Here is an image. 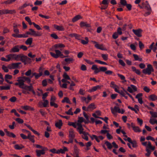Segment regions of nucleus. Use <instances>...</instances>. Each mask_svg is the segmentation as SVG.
I'll return each instance as SVG.
<instances>
[{
    "instance_id": "64",
    "label": "nucleus",
    "mask_w": 157,
    "mask_h": 157,
    "mask_svg": "<svg viewBox=\"0 0 157 157\" xmlns=\"http://www.w3.org/2000/svg\"><path fill=\"white\" fill-rule=\"evenodd\" d=\"M101 56L105 60H106L108 59V56L105 54H102L101 55Z\"/></svg>"
},
{
    "instance_id": "49",
    "label": "nucleus",
    "mask_w": 157,
    "mask_h": 157,
    "mask_svg": "<svg viewBox=\"0 0 157 157\" xmlns=\"http://www.w3.org/2000/svg\"><path fill=\"white\" fill-rule=\"evenodd\" d=\"M15 120L20 124H22L24 122L23 120L20 118H17Z\"/></svg>"
},
{
    "instance_id": "52",
    "label": "nucleus",
    "mask_w": 157,
    "mask_h": 157,
    "mask_svg": "<svg viewBox=\"0 0 157 157\" xmlns=\"http://www.w3.org/2000/svg\"><path fill=\"white\" fill-rule=\"evenodd\" d=\"M95 62H97L99 63L102 64H105L107 65V64L105 62L102 61L100 60L96 59L95 60Z\"/></svg>"
},
{
    "instance_id": "63",
    "label": "nucleus",
    "mask_w": 157,
    "mask_h": 157,
    "mask_svg": "<svg viewBox=\"0 0 157 157\" xmlns=\"http://www.w3.org/2000/svg\"><path fill=\"white\" fill-rule=\"evenodd\" d=\"M47 82L46 79L42 81V85L44 86H45L47 85Z\"/></svg>"
},
{
    "instance_id": "33",
    "label": "nucleus",
    "mask_w": 157,
    "mask_h": 157,
    "mask_svg": "<svg viewBox=\"0 0 157 157\" xmlns=\"http://www.w3.org/2000/svg\"><path fill=\"white\" fill-rule=\"evenodd\" d=\"M81 18V16L80 15H78L75 16L74 17L72 21L73 22H74L78 19H80V18Z\"/></svg>"
},
{
    "instance_id": "44",
    "label": "nucleus",
    "mask_w": 157,
    "mask_h": 157,
    "mask_svg": "<svg viewBox=\"0 0 157 157\" xmlns=\"http://www.w3.org/2000/svg\"><path fill=\"white\" fill-rule=\"evenodd\" d=\"M50 105L51 106H54L56 108H57L58 106L57 104L55 103L54 102H53V101L50 102Z\"/></svg>"
},
{
    "instance_id": "27",
    "label": "nucleus",
    "mask_w": 157,
    "mask_h": 157,
    "mask_svg": "<svg viewBox=\"0 0 157 157\" xmlns=\"http://www.w3.org/2000/svg\"><path fill=\"white\" fill-rule=\"evenodd\" d=\"M54 47L56 48H64L65 47V46L62 44L59 43L55 44L54 45Z\"/></svg>"
},
{
    "instance_id": "7",
    "label": "nucleus",
    "mask_w": 157,
    "mask_h": 157,
    "mask_svg": "<svg viewBox=\"0 0 157 157\" xmlns=\"http://www.w3.org/2000/svg\"><path fill=\"white\" fill-rule=\"evenodd\" d=\"M20 46L19 45H17L13 48H12L10 50V52H17L19 51Z\"/></svg>"
},
{
    "instance_id": "1",
    "label": "nucleus",
    "mask_w": 157,
    "mask_h": 157,
    "mask_svg": "<svg viewBox=\"0 0 157 157\" xmlns=\"http://www.w3.org/2000/svg\"><path fill=\"white\" fill-rule=\"evenodd\" d=\"M56 54L52 52H50V54L53 57L57 59L59 57L61 58H63L66 57V56H64L62 52L59 50L56 49L55 50Z\"/></svg>"
},
{
    "instance_id": "40",
    "label": "nucleus",
    "mask_w": 157,
    "mask_h": 157,
    "mask_svg": "<svg viewBox=\"0 0 157 157\" xmlns=\"http://www.w3.org/2000/svg\"><path fill=\"white\" fill-rule=\"evenodd\" d=\"M10 89V86H2L1 89H0L1 90H9Z\"/></svg>"
},
{
    "instance_id": "36",
    "label": "nucleus",
    "mask_w": 157,
    "mask_h": 157,
    "mask_svg": "<svg viewBox=\"0 0 157 157\" xmlns=\"http://www.w3.org/2000/svg\"><path fill=\"white\" fill-rule=\"evenodd\" d=\"M28 37V35L25 34H18V38H26Z\"/></svg>"
},
{
    "instance_id": "31",
    "label": "nucleus",
    "mask_w": 157,
    "mask_h": 157,
    "mask_svg": "<svg viewBox=\"0 0 157 157\" xmlns=\"http://www.w3.org/2000/svg\"><path fill=\"white\" fill-rule=\"evenodd\" d=\"M13 55H14L12 54H10L9 55H6L5 56V57L7 58L6 60L7 62L10 61L11 59V58H12L13 56Z\"/></svg>"
},
{
    "instance_id": "12",
    "label": "nucleus",
    "mask_w": 157,
    "mask_h": 157,
    "mask_svg": "<svg viewBox=\"0 0 157 157\" xmlns=\"http://www.w3.org/2000/svg\"><path fill=\"white\" fill-rule=\"evenodd\" d=\"M24 125L27 127L29 129L32 131L34 134L37 135L38 136H39L40 135V134L37 131L33 129L29 125L26 124H24Z\"/></svg>"
},
{
    "instance_id": "20",
    "label": "nucleus",
    "mask_w": 157,
    "mask_h": 157,
    "mask_svg": "<svg viewBox=\"0 0 157 157\" xmlns=\"http://www.w3.org/2000/svg\"><path fill=\"white\" fill-rule=\"evenodd\" d=\"M5 14H7L8 13L10 14H13L14 13H16V11L14 10H9L7 9H5Z\"/></svg>"
},
{
    "instance_id": "34",
    "label": "nucleus",
    "mask_w": 157,
    "mask_h": 157,
    "mask_svg": "<svg viewBox=\"0 0 157 157\" xmlns=\"http://www.w3.org/2000/svg\"><path fill=\"white\" fill-rule=\"evenodd\" d=\"M96 107H95V105L94 103H91L90 104L88 107V109L91 110H93L95 109Z\"/></svg>"
},
{
    "instance_id": "61",
    "label": "nucleus",
    "mask_w": 157,
    "mask_h": 157,
    "mask_svg": "<svg viewBox=\"0 0 157 157\" xmlns=\"http://www.w3.org/2000/svg\"><path fill=\"white\" fill-rule=\"evenodd\" d=\"M20 136L23 139L25 140L27 139L28 136H27L23 133L21 134Z\"/></svg>"
},
{
    "instance_id": "43",
    "label": "nucleus",
    "mask_w": 157,
    "mask_h": 157,
    "mask_svg": "<svg viewBox=\"0 0 157 157\" xmlns=\"http://www.w3.org/2000/svg\"><path fill=\"white\" fill-rule=\"evenodd\" d=\"M34 75L35 78L36 79H38L42 76V75L40 74L37 73L36 72L34 73Z\"/></svg>"
},
{
    "instance_id": "3",
    "label": "nucleus",
    "mask_w": 157,
    "mask_h": 157,
    "mask_svg": "<svg viewBox=\"0 0 157 157\" xmlns=\"http://www.w3.org/2000/svg\"><path fill=\"white\" fill-rule=\"evenodd\" d=\"M48 150V149L46 147H44L43 149L41 150H36V155L38 157H40L41 155H44L45 153V151Z\"/></svg>"
},
{
    "instance_id": "48",
    "label": "nucleus",
    "mask_w": 157,
    "mask_h": 157,
    "mask_svg": "<svg viewBox=\"0 0 157 157\" xmlns=\"http://www.w3.org/2000/svg\"><path fill=\"white\" fill-rule=\"evenodd\" d=\"M20 48L22 49L24 51H26L27 49V47L25 45H21L20 46Z\"/></svg>"
},
{
    "instance_id": "59",
    "label": "nucleus",
    "mask_w": 157,
    "mask_h": 157,
    "mask_svg": "<svg viewBox=\"0 0 157 157\" xmlns=\"http://www.w3.org/2000/svg\"><path fill=\"white\" fill-rule=\"evenodd\" d=\"M29 30L31 32V35L34 36L36 31L32 29H29Z\"/></svg>"
},
{
    "instance_id": "24",
    "label": "nucleus",
    "mask_w": 157,
    "mask_h": 157,
    "mask_svg": "<svg viewBox=\"0 0 157 157\" xmlns=\"http://www.w3.org/2000/svg\"><path fill=\"white\" fill-rule=\"evenodd\" d=\"M26 57L27 56H24L22 54H21V55L20 60L22 62L24 63L25 64H26Z\"/></svg>"
},
{
    "instance_id": "13",
    "label": "nucleus",
    "mask_w": 157,
    "mask_h": 157,
    "mask_svg": "<svg viewBox=\"0 0 157 157\" xmlns=\"http://www.w3.org/2000/svg\"><path fill=\"white\" fill-rule=\"evenodd\" d=\"M22 78V77H19L18 78V79L17 80V81L19 82L20 84V88H21L25 84L24 83L25 81H24L23 79H20Z\"/></svg>"
},
{
    "instance_id": "41",
    "label": "nucleus",
    "mask_w": 157,
    "mask_h": 157,
    "mask_svg": "<svg viewBox=\"0 0 157 157\" xmlns=\"http://www.w3.org/2000/svg\"><path fill=\"white\" fill-rule=\"evenodd\" d=\"M150 113L151 114L152 117H151L152 118L154 117L156 118L157 117V113L156 112H154L152 111H150Z\"/></svg>"
},
{
    "instance_id": "14",
    "label": "nucleus",
    "mask_w": 157,
    "mask_h": 157,
    "mask_svg": "<svg viewBox=\"0 0 157 157\" xmlns=\"http://www.w3.org/2000/svg\"><path fill=\"white\" fill-rule=\"evenodd\" d=\"M21 108L25 110H34V108L29 106L26 105L21 106Z\"/></svg>"
},
{
    "instance_id": "8",
    "label": "nucleus",
    "mask_w": 157,
    "mask_h": 157,
    "mask_svg": "<svg viewBox=\"0 0 157 157\" xmlns=\"http://www.w3.org/2000/svg\"><path fill=\"white\" fill-rule=\"evenodd\" d=\"M132 31L134 34L138 37H140L142 36L141 33L142 30L140 29H139L137 30L133 29Z\"/></svg>"
},
{
    "instance_id": "2",
    "label": "nucleus",
    "mask_w": 157,
    "mask_h": 157,
    "mask_svg": "<svg viewBox=\"0 0 157 157\" xmlns=\"http://www.w3.org/2000/svg\"><path fill=\"white\" fill-rule=\"evenodd\" d=\"M143 73L145 74L150 75L152 72L154 71V69L151 64H149L147 65V67L142 71Z\"/></svg>"
},
{
    "instance_id": "51",
    "label": "nucleus",
    "mask_w": 157,
    "mask_h": 157,
    "mask_svg": "<svg viewBox=\"0 0 157 157\" xmlns=\"http://www.w3.org/2000/svg\"><path fill=\"white\" fill-rule=\"evenodd\" d=\"M39 16L41 17L44 18L46 19H48L50 18V17L48 16H45L41 14H39Z\"/></svg>"
},
{
    "instance_id": "26",
    "label": "nucleus",
    "mask_w": 157,
    "mask_h": 157,
    "mask_svg": "<svg viewBox=\"0 0 157 157\" xmlns=\"http://www.w3.org/2000/svg\"><path fill=\"white\" fill-rule=\"evenodd\" d=\"M12 78V76L11 75L6 74L5 75V81L6 82H9L8 79H11Z\"/></svg>"
},
{
    "instance_id": "58",
    "label": "nucleus",
    "mask_w": 157,
    "mask_h": 157,
    "mask_svg": "<svg viewBox=\"0 0 157 157\" xmlns=\"http://www.w3.org/2000/svg\"><path fill=\"white\" fill-rule=\"evenodd\" d=\"M42 2L41 1H36L34 3V4L35 5H40L42 4Z\"/></svg>"
},
{
    "instance_id": "35",
    "label": "nucleus",
    "mask_w": 157,
    "mask_h": 157,
    "mask_svg": "<svg viewBox=\"0 0 157 157\" xmlns=\"http://www.w3.org/2000/svg\"><path fill=\"white\" fill-rule=\"evenodd\" d=\"M105 144H106L108 148L109 149H111L113 147L111 144L108 141H106L105 142Z\"/></svg>"
},
{
    "instance_id": "37",
    "label": "nucleus",
    "mask_w": 157,
    "mask_h": 157,
    "mask_svg": "<svg viewBox=\"0 0 157 157\" xmlns=\"http://www.w3.org/2000/svg\"><path fill=\"white\" fill-rule=\"evenodd\" d=\"M133 130L135 132H140L141 130L139 128L138 126H132Z\"/></svg>"
},
{
    "instance_id": "38",
    "label": "nucleus",
    "mask_w": 157,
    "mask_h": 157,
    "mask_svg": "<svg viewBox=\"0 0 157 157\" xmlns=\"http://www.w3.org/2000/svg\"><path fill=\"white\" fill-rule=\"evenodd\" d=\"M118 108V107H117L116 106H115L113 109L112 108H111V109L112 113L114 114L117 113V108Z\"/></svg>"
},
{
    "instance_id": "54",
    "label": "nucleus",
    "mask_w": 157,
    "mask_h": 157,
    "mask_svg": "<svg viewBox=\"0 0 157 157\" xmlns=\"http://www.w3.org/2000/svg\"><path fill=\"white\" fill-rule=\"evenodd\" d=\"M31 70H29L25 73V75L27 76H29L31 75Z\"/></svg>"
},
{
    "instance_id": "28",
    "label": "nucleus",
    "mask_w": 157,
    "mask_h": 157,
    "mask_svg": "<svg viewBox=\"0 0 157 157\" xmlns=\"http://www.w3.org/2000/svg\"><path fill=\"white\" fill-rule=\"evenodd\" d=\"M22 78L23 79L24 81H26L27 83L28 84H30L31 82V79L29 77H26L25 76H23L22 77Z\"/></svg>"
},
{
    "instance_id": "19",
    "label": "nucleus",
    "mask_w": 157,
    "mask_h": 157,
    "mask_svg": "<svg viewBox=\"0 0 157 157\" xmlns=\"http://www.w3.org/2000/svg\"><path fill=\"white\" fill-rule=\"evenodd\" d=\"M54 28L58 30L63 31L64 30L63 27L62 26H59L56 25H54Z\"/></svg>"
},
{
    "instance_id": "10",
    "label": "nucleus",
    "mask_w": 157,
    "mask_h": 157,
    "mask_svg": "<svg viewBox=\"0 0 157 157\" xmlns=\"http://www.w3.org/2000/svg\"><path fill=\"white\" fill-rule=\"evenodd\" d=\"M33 87L31 84H30V86H27L25 84L21 88L27 91H30L32 90Z\"/></svg>"
},
{
    "instance_id": "25",
    "label": "nucleus",
    "mask_w": 157,
    "mask_h": 157,
    "mask_svg": "<svg viewBox=\"0 0 157 157\" xmlns=\"http://www.w3.org/2000/svg\"><path fill=\"white\" fill-rule=\"evenodd\" d=\"M149 98L152 101H155L157 100V96L154 94H152L150 95Z\"/></svg>"
},
{
    "instance_id": "42",
    "label": "nucleus",
    "mask_w": 157,
    "mask_h": 157,
    "mask_svg": "<svg viewBox=\"0 0 157 157\" xmlns=\"http://www.w3.org/2000/svg\"><path fill=\"white\" fill-rule=\"evenodd\" d=\"M2 68L5 72H7L9 71L8 68L4 65L2 66Z\"/></svg>"
},
{
    "instance_id": "45",
    "label": "nucleus",
    "mask_w": 157,
    "mask_h": 157,
    "mask_svg": "<svg viewBox=\"0 0 157 157\" xmlns=\"http://www.w3.org/2000/svg\"><path fill=\"white\" fill-rule=\"evenodd\" d=\"M42 33L41 32H36L34 35L35 36H42Z\"/></svg>"
},
{
    "instance_id": "39",
    "label": "nucleus",
    "mask_w": 157,
    "mask_h": 157,
    "mask_svg": "<svg viewBox=\"0 0 157 157\" xmlns=\"http://www.w3.org/2000/svg\"><path fill=\"white\" fill-rule=\"evenodd\" d=\"M149 122L152 124H154L155 123L157 124V120H154V119H152V117H151V119L150 120Z\"/></svg>"
},
{
    "instance_id": "57",
    "label": "nucleus",
    "mask_w": 157,
    "mask_h": 157,
    "mask_svg": "<svg viewBox=\"0 0 157 157\" xmlns=\"http://www.w3.org/2000/svg\"><path fill=\"white\" fill-rule=\"evenodd\" d=\"M62 102L63 103L66 102L67 103H69V99L68 98L65 97L62 100Z\"/></svg>"
},
{
    "instance_id": "30",
    "label": "nucleus",
    "mask_w": 157,
    "mask_h": 157,
    "mask_svg": "<svg viewBox=\"0 0 157 157\" xmlns=\"http://www.w3.org/2000/svg\"><path fill=\"white\" fill-rule=\"evenodd\" d=\"M71 137V139L69 140V143H72L73 141V139L75 137V135L72 132H69V137Z\"/></svg>"
},
{
    "instance_id": "23",
    "label": "nucleus",
    "mask_w": 157,
    "mask_h": 157,
    "mask_svg": "<svg viewBox=\"0 0 157 157\" xmlns=\"http://www.w3.org/2000/svg\"><path fill=\"white\" fill-rule=\"evenodd\" d=\"M95 47L97 48L102 50H105V49L104 48L103 44L100 45L98 44H95Z\"/></svg>"
},
{
    "instance_id": "5",
    "label": "nucleus",
    "mask_w": 157,
    "mask_h": 157,
    "mask_svg": "<svg viewBox=\"0 0 157 157\" xmlns=\"http://www.w3.org/2000/svg\"><path fill=\"white\" fill-rule=\"evenodd\" d=\"M21 64L20 62L13 63L9 64L8 67L10 69H14L18 68L19 65Z\"/></svg>"
},
{
    "instance_id": "50",
    "label": "nucleus",
    "mask_w": 157,
    "mask_h": 157,
    "mask_svg": "<svg viewBox=\"0 0 157 157\" xmlns=\"http://www.w3.org/2000/svg\"><path fill=\"white\" fill-rule=\"evenodd\" d=\"M100 70V71L105 72L107 70V68L106 67H99Z\"/></svg>"
},
{
    "instance_id": "18",
    "label": "nucleus",
    "mask_w": 157,
    "mask_h": 157,
    "mask_svg": "<svg viewBox=\"0 0 157 157\" xmlns=\"http://www.w3.org/2000/svg\"><path fill=\"white\" fill-rule=\"evenodd\" d=\"M102 86H99V85L97 86H96L93 87L91 89H90L89 90V91L90 92H92L94 91H96L98 89H100L101 88V87Z\"/></svg>"
},
{
    "instance_id": "21",
    "label": "nucleus",
    "mask_w": 157,
    "mask_h": 157,
    "mask_svg": "<svg viewBox=\"0 0 157 157\" xmlns=\"http://www.w3.org/2000/svg\"><path fill=\"white\" fill-rule=\"evenodd\" d=\"M24 147L22 144L19 145L17 144H16L14 146V148L16 150H21L24 148Z\"/></svg>"
},
{
    "instance_id": "32",
    "label": "nucleus",
    "mask_w": 157,
    "mask_h": 157,
    "mask_svg": "<svg viewBox=\"0 0 157 157\" xmlns=\"http://www.w3.org/2000/svg\"><path fill=\"white\" fill-rule=\"evenodd\" d=\"M148 144L147 146V148H149L151 150L154 151L155 149V147L152 146L151 143L150 142L148 141Z\"/></svg>"
},
{
    "instance_id": "9",
    "label": "nucleus",
    "mask_w": 157,
    "mask_h": 157,
    "mask_svg": "<svg viewBox=\"0 0 157 157\" xmlns=\"http://www.w3.org/2000/svg\"><path fill=\"white\" fill-rule=\"evenodd\" d=\"M68 151L67 148L66 147H63V149L60 148L57 150V154H64L66 151Z\"/></svg>"
},
{
    "instance_id": "56",
    "label": "nucleus",
    "mask_w": 157,
    "mask_h": 157,
    "mask_svg": "<svg viewBox=\"0 0 157 157\" xmlns=\"http://www.w3.org/2000/svg\"><path fill=\"white\" fill-rule=\"evenodd\" d=\"M120 3L124 6H125L127 4L125 0H120Z\"/></svg>"
},
{
    "instance_id": "17",
    "label": "nucleus",
    "mask_w": 157,
    "mask_h": 157,
    "mask_svg": "<svg viewBox=\"0 0 157 157\" xmlns=\"http://www.w3.org/2000/svg\"><path fill=\"white\" fill-rule=\"evenodd\" d=\"M62 125L63 123L62 120H59L58 122H56L55 123V125L56 127L58 128H60Z\"/></svg>"
},
{
    "instance_id": "16",
    "label": "nucleus",
    "mask_w": 157,
    "mask_h": 157,
    "mask_svg": "<svg viewBox=\"0 0 157 157\" xmlns=\"http://www.w3.org/2000/svg\"><path fill=\"white\" fill-rule=\"evenodd\" d=\"M13 54L14 55L13 56V58L17 61H18L20 60L21 54L16 55L15 54Z\"/></svg>"
},
{
    "instance_id": "62",
    "label": "nucleus",
    "mask_w": 157,
    "mask_h": 157,
    "mask_svg": "<svg viewBox=\"0 0 157 157\" xmlns=\"http://www.w3.org/2000/svg\"><path fill=\"white\" fill-rule=\"evenodd\" d=\"M10 32L9 29L7 28H4L3 30V33L4 34L6 33H9Z\"/></svg>"
},
{
    "instance_id": "22",
    "label": "nucleus",
    "mask_w": 157,
    "mask_h": 157,
    "mask_svg": "<svg viewBox=\"0 0 157 157\" xmlns=\"http://www.w3.org/2000/svg\"><path fill=\"white\" fill-rule=\"evenodd\" d=\"M33 42V38H28L25 42V44L26 45H31Z\"/></svg>"
},
{
    "instance_id": "46",
    "label": "nucleus",
    "mask_w": 157,
    "mask_h": 157,
    "mask_svg": "<svg viewBox=\"0 0 157 157\" xmlns=\"http://www.w3.org/2000/svg\"><path fill=\"white\" fill-rule=\"evenodd\" d=\"M70 36H71V37H73V36H75V38L78 40H79L78 38L80 36L79 35H78L76 34H71Z\"/></svg>"
},
{
    "instance_id": "53",
    "label": "nucleus",
    "mask_w": 157,
    "mask_h": 157,
    "mask_svg": "<svg viewBox=\"0 0 157 157\" xmlns=\"http://www.w3.org/2000/svg\"><path fill=\"white\" fill-rule=\"evenodd\" d=\"M17 98L14 96L12 97L9 100L11 102H14L17 100Z\"/></svg>"
},
{
    "instance_id": "55",
    "label": "nucleus",
    "mask_w": 157,
    "mask_h": 157,
    "mask_svg": "<svg viewBox=\"0 0 157 157\" xmlns=\"http://www.w3.org/2000/svg\"><path fill=\"white\" fill-rule=\"evenodd\" d=\"M63 78L66 79H69V76L67 74L66 72H64L63 75Z\"/></svg>"
},
{
    "instance_id": "29",
    "label": "nucleus",
    "mask_w": 157,
    "mask_h": 157,
    "mask_svg": "<svg viewBox=\"0 0 157 157\" xmlns=\"http://www.w3.org/2000/svg\"><path fill=\"white\" fill-rule=\"evenodd\" d=\"M80 26L81 27H89L90 25L89 24H87L86 22H84L83 21H81L80 24Z\"/></svg>"
},
{
    "instance_id": "60",
    "label": "nucleus",
    "mask_w": 157,
    "mask_h": 157,
    "mask_svg": "<svg viewBox=\"0 0 157 157\" xmlns=\"http://www.w3.org/2000/svg\"><path fill=\"white\" fill-rule=\"evenodd\" d=\"M48 103V100H45L43 104V106L44 107H46Z\"/></svg>"
},
{
    "instance_id": "47",
    "label": "nucleus",
    "mask_w": 157,
    "mask_h": 157,
    "mask_svg": "<svg viewBox=\"0 0 157 157\" xmlns=\"http://www.w3.org/2000/svg\"><path fill=\"white\" fill-rule=\"evenodd\" d=\"M33 25L35 28H36L38 30H40L41 28L39 25L36 24L34 22H33Z\"/></svg>"
},
{
    "instance_id": "6",
    "label": "nucleus",
    "mask_w": 157,
    "mask_h": 157,
    "mask_svg": "<svg viewBox=\"0 0 157 157\" xmlns=\"http://www.w3.org/2000/svg\"><path fill=\"white\" fill-rule=\"evenodd\" d=\"M83 130L84 129H82L78 130V131L80 134H83V136H82V138L88 141V137L87 136V135H88V133L86 132L83 131Z\"/></svg>"
},
{
    "instance_id": "15",
    "label": "nucleus",
    "mask_w": 157,
    "mask_h": 157,
    "mask_svg": "<svg viewBox=\"0 0 157 157\" xmlns=\"http://www.w3.org/2000/svg\"><path fill=\"white\" fill-rule=\"evenodd\" d=\"M34 136L31 135V133H29L28 134L27 139H29L32 142L34 143L35 140L34 139Z\"/></svg>"
},
{
    "instance_id": "4",
    "label": "nucleus",
    "mask_w": 157,
    "mask_h": 157,
    "mask_svg": "<svg viewBox=\"0 0 157 157\" xmlns=\"http://www.w3.org/2000/svg\"><path fill=\"white\" fill-rule=\"evenodd\" d=\"M84 118L82 117H78V122L77 123V125L78 126V127L77 128V129L78 130H79L80 129H83L82 127V125L81 124V123L84 121Z\"/></svg>"
},
{
    "instance_id": "11",
    "label": "nucleus",
    "mask_w": 157,
    "mask_h": 157,
    "mask_svg": "<svg viewBox=\"0 0 157 157\" xmlns=\"http://www.w3.org/2000/svg\"><path fill=\"white\" fill-rule=\"evenodd\" d=\"M4 131L6 133V135L8 136L13 138H15L16 136V135L13 133L8 131L7 129H5Z\"/></svg>"
}]
</instances>
